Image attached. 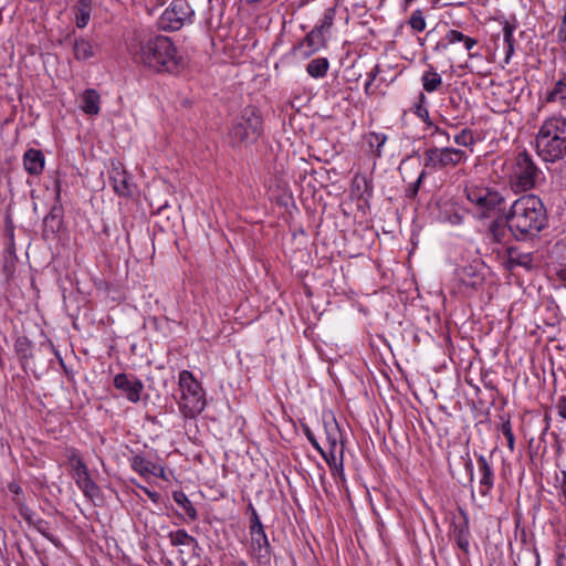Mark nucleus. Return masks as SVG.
<instances>
[{"label": "nucleus", "mask_w": 566, "mask_h": 566, "mask_svg": "<svg viewBox=\"0 0 566 566\" xmlns=\"http://www.w3.org/2000/svg\"><path fill=\"white\" fill-rule=\"evenodd\" d=\"M74 57L78 61H86L94 56V45L87 39H77L73 48Z\"/></svg>", "instance_id": "nucleus-23"}, {"label": "nucleus", "mask_w": 566, "mask_h": 566, "mask_svg": "<svg viewBox=\"0 0 566 566\" xmlns=\"http://www.w3.org/2000/svg\"><path fill=\"white\" fill-rule=\"evenodd\" d=\"M111 184L118 196L128 197L133 193V185L125 170L114 168L111 172Z\"/></svg>", "instance_id": "nucleus-16"}, {"label": "nucleus", "mask_w": 566, "mask_h": 566, "mask_svg": "<svg viewBox=\"0 0 566 566\" xmlns=\"http://www.w3.org/2000/svg\"><path fill=\"white\" fill-rule=\"evenodd\" d=\"M92 1L78 0L75 8V23L80 29L85 28L91 19Z\"/></svg>", "instance_id": "nucleus-22"}, {"label": "nucleus", "mask_w": 566, "mask_h": 566, "mask_svg": "<svg viewBox=\"0 0 566 566\" xmlns=\"http://www.w3.org/2000/svg\"><path fill=\"white\" fill-rule=\"evenodd\" d=\"M547 102L566 103V77L558 80L551 92H548Z\"/></svg>", "instance_id": "nucleus-29"}, {"label": "nucleus", "mask_w": 566, "mask_h": 566, "mask_svg": "<svg viewBox=\"0 0 566 566\" xmlns=\"http://www.w3.org/2000/svg\"><path fill=\"white\" fill-rule=\"evenodd\" d=\"M336 10L335 8H327L314 27V30L319 33L324 39L328 40L331 36V30L335 20Z\"/></svg>", "instance_id": "nucleus-20"}, {"label": "nucleus", "mask_w": 566, "mask_h": 566, "mask_svg": "<svg viewBox=\"0 0 566 566\" xmlns=\"http://www.w3.org/2000/svg\"><path fill=\"white\" fill-rule=\"evenodd\" d=\"M130 467L135 472L145 479L156 476L167 480L164 467L158 462L150 461L143 454L134 455L130 459Z\"/></svg>", "instance_id": "nucleus-13"}, {"label": "nucleus", "mask_w": 566, "mask_h": 566, "mask_svg": "<svg viewBox=\"0 0 566 566\" xmlns=\"http://www.w3.org/2000/svg\"><path fill=\"white\" fill-rule=\"evenodd\" d=\"M557 496L566 506V471H562L560 476H557Z\"/></svg>", "instance_id": "nucleus-35"}, {"label": "nucleus", "mask_w": 566, "mask_h": 566, "mask_svg": "<svg viewBox=\"0 0 566 566\" xmlns=\"http://www.w3.org/2000/svg\"><path fill=\"white\" fill-rule=\"evenodd\" d=\"M423 102L424 95L421 94L419 97V104L416 105V114L422 119H426L429 116V113L427 108L423 106Z\"/></svg>", "instance_id": "nucleus-38"}, {"label": "nucleus", "mask_w": 566, "mask_h": 566, "mask_svg": "<svg viewBox=\"0 0 566 566\" xmlns=\"http://www.w3.org/2000/svg\"><path fill=\"white\" fill-rule=\"evenodd\" d=\"M387 139V135L382 133L370 132L366 134L364 140L368 146L367 153L375 158L381 157L382 147Z\"/></svg>", "instance_id": "nucleus-19"}, {"label": "nucleus", "mask_w": 566, "mask_h": 566, "mask_svg": "<svg viewBox=\"0 0 566 566\" xmlns=\"http://www.w3.org/2000/svg\"><path fill=\"white\" fill-rule=\"evenodd\" d=\"M509 232L510 230L506 221H494L490 227V233L492 238L499 243L505 242Z\"/></svg>", "instance_id": "nucleus-31"}, {"label": "nucleus", "mask_w": 566, "mask_h": 566, "mask_svg": "<svg viewBox=\"0 0 566 566\" xmlns=\"http://www.w3.org/2000/svg\"><path fill=\"white\" fill-rule=\"evenodd\" d=\"M44 164L45 158L40 149L30 148L23 155V166L30 175H40Z\"/></svg>", "instance_id": "nucleus-15"}, {"label": "nucleus", "mask_w": 566, "mask_h": 566, "mask_svg": "<svg viewBox=\"0 0 566 566\" xmlns=\"http://www.w3.org/2000/svg\"><path fill=\"white\" fill-rule=\"evenodd\" d=\"M537 155L547 163H555L566 154V119L547 118L536 135Z\"/></svg>", "instance_id": "nucleus-3"}, {"label": "nucleus", "mask_w": 566, "mask_h": 566, "mask_svg": "<svg viewBox=\"0 0 566 566\" xmlns=\"http://www.w3.org/2000/svg\"><path fill=\"white\" fill-rule=\"evenodd\" d=\"M501 432L506 439L507 448L510 449L511 452H513L515 448V437L510 420H506L501 424Z\"/></svg>", "instance_id": "nucleus-33"}, {"label": "nucleus", "mask_w": 566, "mask_h": 566, "mask_svg": "<svg viewBox=\"0 0 566 566\" xmlns=\"http://www.w3.org/2000/svg\"><path fill=\"white\" fill-rule=\"evenodd\" d=\"M476 464L480 483L486 489H490L493 485V473L491 467L484 457H479Z\"/></svg>", "instance_id": "nucleus-25"}, {"label": "nucleus", "mask_w": 566, "mask_h": 566, "mask_svg": "<svg viewBox=\"0 0 566 566\" xmlns=\"http://www.w3.org/2000/svg\"><path fill=\"white\" fill-rule=\"evenodd\" d=\"M326 42L327 40L313 29L306 34L298 49L304 50L303 55L307 57L324 48Z\"/></svg>", "instance_id": "nucleus-18"}, {"label": "nucleus", "mask_w": 566, "mask_h": 566, "mask_svg": "<svg viewBox=\"0 0 566 566\" xmlns=\"http://www.w3.org/2000/svg\"><path fill=\"white\" fill-rule=\"evenodd\" d=\"M460 160V153L451 148H434L426 153V164L432 167L455 165Z\"/></svg>", "instance_id": "nucleus-14"}, {"label": "nucleus", "mask_w": 566, "mask_h": 566, "mask_svg": "<svg viewBox=\"0 0 566 566\" xmlns=\"http://www.w3.org/2000/svg\"><path fill=\"white\" fill-rule=\"evenodd\" d=\"M8 489H9V491H10L11 493H13V494H19V493H20V491H21V488H20L18 484H15V483H10V484L8 485Z\"/></svg>", "instance_id": "nucleus-44"}, {"label": "nucleus", "mask_w": 566, "mask_h": 566, "mask_svg": "<svg viewBox=\"0 0 566 566\" xmlns=\"http://www.w3.org/2000/svg\"><path fill=\"white\" fill-rule=\"evenodd\" d=\"M70 462L72 468V476L84 495L91 500L97 497L99 494V489L97 484L91 479L86 464L76 453H72L70 457Z\"/></svg>", "instance_id": "nucleus-10"}, {"label": "nucleus", "mask_w": 566, "mask_h": 566, "mask_svg": "<svg viewBox=\"0 0 566 566\" xmlns=\"http://www.w3.org/2000/svg\"><path fill=\"white\" fill-rule=\"evenodd\" d=\"M465 193L468 201L475 207L478 217H485L489 211L493 210L503 200L497 191L485 187L467 186Z\"/></svg>", "instance_id": "nucleus-9"}, {"label": "nucleus", "mask_w": 566, "mask_h": 566, "mask_svg": "<svg viewBox=\"0 0 566 566\" xmlns=\"http://www.w3.org/2000/svg\"><path fill=\"white\" fill-rule=\"evenodd\" d=\"M179 399L178 409L185 419H195L200 415L207 405L206 394L201 384L189 370H181L178 374Z\"/></svg>", "instance_id": "nucleus-4"}, {"label": "nucleus", "mask_w": 566, "mask_h": 566, "mask_svg": "<svg viewBox=\"0 0 566 566\" xmlns=\"http://www.w3.org/2000/svg\"><path fill=\"white\" fill-rule=\"evenodd\" d=\"M333 440H335V441H337V442H338L337 437H336L335 434H333V433L328 432V433H327V441H328L329 448H332V442H333Z\"/></svg>", "instance_id": "nucleus-47"}, {"label": "nucleus", "mask_w": 566, "mask_h": 566, "mask_svg": "<svg viewBox=\"0 0 566 566\" xmlns=\"http://www.w3.org/2000/svg\"><path fill=\"white\" fill-rule=\"evenodd\" d=\"M556 408L558 416L562 417L563 419H566V396H562L558 398Z\"/></svg>", "instance_id": "nucleus-39"}, {"label": "nucleus", "mask_w": 566, "mask_h": 566, "mask_svg": "<svg viewBox=\"0 0 566 566\" xmlns=\"http://www.w3.org/2000/svg\"><path fill=\"white\" fill-rule=\"evenodd\" d=\"M195 11L187 0H174L158 19V25L164 31H177L192 23Z\"/></svg>", "instance_id": "nucleus-7"}, {"label": "nucleus", "mask_w": 566, "mask_h": 566, "mask_svg": "<svg viewBox=\"0 0 566 566\" xmlns=\"http://www.w3.org/2000/svg\"><path fill=\"white\" fill-rule=\"evenodd\" d=\"M465 469L472 475V465H471V463H465Z\"/></svg>", "instance_id": "nucleus-48"}, {"label": "nucleus", "mask_w": 566, "mask_h": 566, "mask_svg": "<svg viewBox=\"0 0 566 566\" xmlns=\"http://www.w3.org/2000/svg\"><path fill=\"white\" fill-rule=\"evenodd\" d=\"M557 275L566 285V263L563 264L560 269L557 271Z\"/></svg>", "instance_id": "nucleus-43"}, {"label": "nucleus", "mask_w": 566, "mask_h": 566, "mask_svg": "<svg viewBox=\"0 0 566 566\" xmlns=\"http://www.w3.org/2000/svg\"><path fill=\"white\" fill-rule=\"evenodd\" d=\"M135 59L155 72H175L181 61L171 40L164 35L142 42L135 53Z\"/></svg>", "instance_id": "nucleus-2"}, {"label": "nucleus", "mask_w": 566, "mask_h": 566, "mask_svg": "<svg viewBox=\"0 0 566 566\" xmlns=\"http://www.w3.org/2000/svg\"><path fill=\"white\" fill-rule=\"evenodd\" d=\"M410 27L417 31L421 32L426 29V21L421 10H415L409 20Z\"/></svg>", "instance_id": "nucleus-34"}, {"label": "nucleus", "mask_w": 566, "mask_h": 566, "mask_svg": "<svg viewBox=\"0 0 566 566\" xmlns=\"http://www.w3.org/2000/svg\"><path fill=\"white\" fill-rule=\"evenodd\" d=\"M454 542L458 546H460V535H454Z\"/></svg>", "instance_id": "nucleus-49"}, {"label": "nucleus", "mask_w": 566, "mask_h": 566, "mask_svg": "<svg viewBox=\"0 0 566 566\" xmlns=\"http://www.w3.org/2000/svg\"><path fill=\"white\" fill-rule=\"evenodd\" d=\"M114 387L133 403L140 400V394L144 389L143 382L136 376L124 373L114 377Z\"/></svg>", "instance_id": "nucleus-11"}, {"label": "nucleus", "mask_w": 566, "mask_h": 566, "mask_svg": "<svg viewBox=\"0 0 566 566\" xmlns=\"http://www.w3.org/2000/svg\"><path fill=\"white\" fill-rule=\"evenodd\" d=\"M172 499L191 520L197 518V510L184 492H174Z\"/></svg>", "instance_id": "nucleus-28"}, {"label": "nucleus", "mask_w": 566, "mask_h": 566, "mask_svg": "<svg viewBox=\"0 0 566 566\" xmlns=\"http://www.w3.org/2000/svg\"><path fill=\"white\" fill-rule=\"evenodd\" d=\"M328 69L329 62L326 57H316L306 65V72L313 78L324 77Z\"/></svg>", "instance_id": "nucleus-24"}, {"label": "nucleus", "mask_w": 566, "mask_h": 566, "mask_svg": "<svg viewBox=\"0 0 566 566\" xmlns=\"http://www.w3.org/2000/svg\"><path fill=\"white\" fill-rule=\"evenodd\" d=\"M441 83V77L438 73L426 72L422 75V85L427 92H433Z\"/></svg>", "instance_id": "nucleus-32"}, {"label": "nucleus", "mask_w": 566, "mask_h": 566, "mask_svg": "<svg viewBox=\"0 0 566 566\" xmlns=\"http://www.w3.org/2000/svg\"><path fill=\"white\" fill-rule=\"evenodd\" d=\"M462 43L468 51V60L463 66L471 72L481 73L485 65L484 56L482 54L483 46L475 39L463 34Z\"/></svg>", "instance_id": "nucleus-12"}, {"label": "nucleus", "mask_w": 566, "mask_h": 566, "mask_svg": "<svg viewBox=\"0 0 566 566\" xmlns=\"http://www.w3.org/2000/svg\"><path fill=\"white\" fill-rule=\"evenodd\" d=\"M422 177H423V175L421 174V175L419 176V178L417 179V181H416V187H418V186L420 185V182H421V180H422Z\"/></svg>", "instance_id": "nucleus-51"}, {"label": "nucleus", "mask_w": 566, "mask_h": 566, "mask_svg": "<svg viewBox=\"0 0 566 566\" xmlns=\"http://www.w3.org/2000/svg\"><path fill=\"white\" fill-rule=\"evenodd\" d=\"M168 538L172 546H189L197 543L196 538L189 535L185 530L170 532Z\"/></svg>", "instance_id": "nucleus-27"}, {"label": "nucleus", "mask_w": 566, "mask_h": 566, "mask_svg": "<svg viewBox=\"0 0 566 566\" xmlns=\"http://www.w3.org/2000/svg\"><path fill=\"white\" fill-rule=\"evenodd\" d=\"M473 136L471 132L462 129V146H469L473 143Z\"/></svg>", "instance_id": "nucleus-41"}, {"label": "nucleus", "mask_w": 566, "mask_h": 566, "mask_svg": "<svg viewBox=\"0 0 566 566\" xmlns=\"http://www.w3.org/2000/svg\"><path fill=\"white\" fill-rule=\"evenodd\" d=\"M262 133V118L254 107H245L240 117L235 119L231 129L230 137L234 144L253 143Z\"/></svg>", "instance_id": "nucleus-6"}, {"label": "nucleus", "mask_w": 566, "mask_h": 566, "mask_svg": "<svg viewBox=\"0 0 566 566\" xmlns=\"http://www.w3.org/2000/svg\"><path fill=\"white\" fill-rule=\"evenodd\" d=\"M509 264H510L511 270L514 269V266H516V265L530 268L531 266V258L528 254L518 255L517 258L511 256L509 260Z\"/></svg>", "instance_id": "nucleus-36"}, {"label": "nucleus", "mask_w": 566, "mask_h": 566, "mask_svg": "<svg viewBox=\"0 0 566 566\" xmlns=\"http://www.w3.org/2000/svg\"><path fill=\"white\" fill-rule=\"evenodd\" d=\"M364 91L367 95L374 94L373 82L367 81Z\"/></svg>", "instance_id": "nucleus-46"}, {"label": "nucleus", "mask_w": 566, "mask_h": 566, "mask_svg": "<svg viewBox=\"0 0 566 566\" xmlns=\"http://www.w3.org/2000/svg\"><path fill=\"white\" fill-rule=\"evenodd\" d=\"M379 74V66L375 65L374 69L367 74L368 81L374 82Z\"/></svg>", "instance_id": "nucleus-42"}, {"label": "nucleus", "mask_w": 566, "mask_h": 566, "mask_svg": "<svg viewBox=\"0 0 566 566\" xmlns=\"http://www.w3.org/2000/svg\"><path fill=\"white\" fill-rule=\"evenodd\" d=\"M252 516L250 521L251 553L259 562H269L271 546L264 526L253 506H250Z\"/></svg>", "instance_id": "nucleus-8"}, {"label": "nucleus", "mask_w": 566, "mask_h": 566, "mask_svg": "<svg viewBox=\"0 0 566 566\" xmlns=\"http://www.w3.org/2000/svg\"><path fill=\"white\" fill-rule=\"evenodd\" d=\"M440 210L443 221L450 222L451 224H458L460 222L457 203L443 202Z\"/></svg>", "instance_id": "nucleus-30"}, {"label": "nucleus", "mask_w": 566, "mask_h": 566, "mask_svg": "<svg viewBox=\"0 0 566 566\" xmlns=\"http://www.w3.org/2000/svg\"><path fill=\"white\" fill-rule=\"evenodd\" d=\"M319 453L328 467H331L344 458V447L343 444H338L337 441L333 440L332 448H328L326 451L322 449V452Z\"/></svg>", "instance_id": "nucleus-26"}, {"label": "nucleus", "mask_w": 566, "mask_h": 566, "mask_svg": "<svg viewBox=\"0 0 566 566\" xmlns=\"http://www.w3.org/2000/svg\"><path fill=\"white\" fill-rule=\"evenodd\" d=\"M546 222L544 205L534 195H526L515 200L506 216L509 230L517 240L536 235L544 229Z\"/></svg>", "instance_id": "nucleus-1"}, {"label": "nucleus", "mask_w": 566, "mask_h": 566, "mask_svg": "<svg viewBox=\"0 0 566 566\" xmlns=\"http://www.w3.org/2000/svg\"><path fill=\"white\" fill-rule=\"evenodd\" d=\"M516 27L515 24H512L510 22H505L502 32H503V41L505 45V57L504 63L509 64L513 54H514V45H515V39L513 36V33L515 31Z\"/></svg>", "instance_id": "nucleus-21"}, {"label": "nucleus", "mask_w": 566, "mask_h": 566, "mask_svg": "<svg viewBox=\"0 0 566 566\" xmlns=\"http://www.w3.org/2000/svg\"><path fill=\"white\" fill-rule=\"evenodd\" d=\"M542 177L541 169L536 166L531 155L521 151L514 158L510 170V184L515 191H527L534 188Z\"/></svg>", "instance_id": "nucleus-5"}, {"label": "nucleus", "mask_w": 566, "mask_h": 566, "mask_svg": "<svg viewBox=\"0 0 566 566\" xmlns=\"http://www.w3.org/2000/svg\"><path fill=\"white\" fill-rule=\"evenodd\" d=\"M307 438L308 440L311 441L312 446L318 451V452H322V448L321 446L318 444V442L316 441L315 438H313L310 433L307 434Z\"/></svg>", "instance_id": "nucleus-45"}, {"label": "nucleus", "mask_w": 566, "mask_h": 566, "mask_svg": "<svg viewBox=\"0 0 566 566\" xmlns=\"http://www.w3.org/2000/svg\"><path fill=\"white\" fill-rule=\"evenodd\" d=\"M460 140H461L460 135H459V134H455V135H454V142H455L457 144H459V143H460Z\"/></svg>", "instance_id": "nucleus-50"}, {"label": "nucleus", "mask_w": 566, "mask_h": 566, "mask_svg": "<svg viewBox=\"0 0 566 566\" xmlns=\"http://www.w3.org/2000/svg\"><path fill=\"white\" fill-rule=\"evenodd\" d=\"M80 108L86 115H97L101 111V96L96 90L87 88L80 96Z\"/></svg>", "instance_id": "nucleus-17"}, {"label": "nucleus", "mask_w": 566, "mask_h": 566, "mask_svg": "<svg viewBox=\"0 0 566 566\" xmlns=\"http://www.w3.org/2000/svg\"><path fill=\"white\" fill-rule=\"evenodd\" d=\"M332 475L335 479H339L342 482H345V472H344V458L339 460L337 463L332 464L329 467Z\"/></svg>", "instance_id": "nucleus-37"}, {"label": "nucleus", "mask_w": 566, "mask_h": 566, "mask_svg": "<svg viewBox=\"0 0 566 566\" xmlns=\"http://www.w3.org/2000/svg\"><path fill=\"white\" fill-rule=\"evenodd\" d=\"M140 489L150 499L151 502H154V503H158L159 502V499H160V494L159 493H157L155 491H150L146 486H140Z\"/></svg>", "instance_id": "nucleus-40"}]
</instances>
